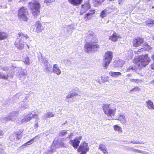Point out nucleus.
Segmentation results:
<instances>
[{
    "instance_id": "1",
    "label": "nucleus",
    "mask_w": 154,
    "mask_h": 154,
    "mask_svg": "<svg viewBox=\"0 0 154 154\" xmlns=\"http://www.w3.org/2000/svg\"><path fill=\"white\" fill-rule=\"evenodd\" d=\"M150 61V58L146 55L136 63V66L127 67L126 70L127 72L132 71L134 72L135 71L136 69H140L142 67L145 66L149 64Z\"/></svg>"
},
{
    "instance_id": "2",
    "label": "nucleus",
    "mask_w": 154,
    "mask_h": 154,
    "mask_svg": "<svg viewBox=\"0 0 154 154\" xmlns=\"http://www.w3.org/2000/svg\"><path fill=\"white\" fill-rule=\"evenodd\" d=\"M97 42H88L84 45V50L86 52L90 53H93L97 51L99 46L97 44Z\"/></svg>"
},
{
    "instance_id": "3",
    "label": "nucleus",
    "mask_w": 154,
    "mask_h": 154,
    "mask_svg": "<svg viewBox=\"0 0 154 154\" xmlns=\"http://www.w3.org/2000/svg\"><path fill=\"white\" fill-rule=\"evenodd\" d=\"M29 4L32 13L35 17H36L40 12V5L39 3L35 1L33 2L29 3Z\"/></svg>"
},
{
    "instance_id": "4",
    "label": "nucleus",
    "mask_w": 154,
    "mask_h": 154,
    "mask_svg": "<svg viewBox=\"0 0 154 154\" xmlns=\"http://www.w3.org/2000/svg\"><path fill=\"white\" fill-rule=\"evenodd\" d=\"M52 145V147L47 151V153L48 154H51L53 152H55V148H59L63 146L64 144L61 140L55 138L53 141Z\"/></svg>"
},
{
    "instance_id": "5",
    "label": "nucleus",
    "mask_w": 154,
    "mask_h": 154,
    "mask_svg": "<svg viewBox=\"0 0 154 154\" xmlns=\"http://www.w3.org/2000/svg\"><path fill=\"white\" fill-rule=\"evenodd\" d=\"M102 107L105 114L108 116H114L116 113V109L115 107H112L110 104H103Z\"/></svg>"
},
{
    "instance_id": "6",
    "label": "nucleus",
    "mask_w": 154,
    "mask_h": 154,
    "mask_svg": "<svg viewBox=\"0 0 154 154\" xmlns=\"http://www.w3.org/2000/svg\"><path fill=\"white\" fill-rule=\"evenodd\" d=\"M18 18L21 20L27 21L28 19V11L26 8L23 7L20 8L18 12Z\"/></svg>"
},
{
    "instance_id": "7",
    "label": "nucleus",
    "mask_w": 154,
    "mask_h": 154,
    "mask_svg": "<svg viewBox=\"0 0 154 154\" xmlns=\"http://www.w3.org/2000/svg\"><path fill=\"white\" fill-rule=\"evenodd\" d=\"M103 66L106 69L109 64L112 58V53L110 51L106 52L104 56Z\"/></svg>"
},
{
    "instance_id": "8",
    "label": "nucleus",
    "mask_w": 154,
    "mask_h": 154,
    "mask_svg": "<svg viewBox=\"0 0 154 154\" xmlns=\"http://www.w3.org/2000/svg\"><path fill=\"white\" fill-rule=\"evenodd\" d=\"M80 97V96L76 92H72L67 96L66 101L68 102H73L79 99Z\"/></svg>"
},
{
    "instance_id": "9",
    "label": "nucleus",
    "mask_w": 154,
    "mask_h": 154,
    "mask_svg": "<svg viewBox=\"0 0 154 154\" xmlns=\"http://www.w3.org/2000/svg\"><path fill=\"white\" fill-rule=\"evenodd\" d=\"M17 116V112L16 111L13 112L8 116L4 117L3 119V122L11 120L14 121H15Z\"/></svg>"
},
{
    "instance_id": "10",
    "label": "nucleus",
    "mask_w": 154,
    "mask_h": 154,
    "mask_svg": "<svg viewBox=\"0 0 154 154\" xmlns=\"http://www.w3.org/2000/svg\"><path fill=\"white\" fill-rule=\"evenodd\" d=\"M22 131H19L17 132L11 134L9 138L13 141L17 140H19L22 136Z\"/></svg>"
},
{
    "instance_id": "11",
    "label": "nucleus",
    "mask_w": 154,
    "mask_h": 154,
    "mask_svg": "<svg viewBox=\"0 0 154 154\" xmlns=\"http://www.w3.org/2000/svg\"><path fill=\"white\" fill-rule=\"evenodd\" d=\"M91 8L89 1H87L81 5V9L80 12V15H82Z\"/></svg>"
},
{
    "instance_id": "12",
    "label": "nucleus",
    "mask_w": 154,
    "mask_h": 154,
    "mask_svg": "<svg viewBox=\"0 0 154 154\" xmlns=\"http://www.w3.org/2000/svg\"><path fill=\"white\" fill-rule=\"evenodd\" d=\"M78 149L81 151V154H86L87 152L89 151V148L87 143L85 141L81 143Z\"/></svg>"
},
{
    "instance_id": "13",
    "label": "nucleus",
    "mask_w": 154,
    "mask_h": 154,
    "mask_svg": "<svg viewBox=\"0 0 154 154\" xmlns=\"http://www.w3.org/2000/svg\"><path fill=\"white\" fill-rule=\"evenodd\" d=\"M85 40L87 42H97V39L95 35L92 32L89 33L86 37Z\"/></svg>"
},
{
    "instance_id": "14",
    "label": "nucleus",
    "mask_w": 154,
    "mask_h": 154,
    "mask_svg": "<svg viewBox=\"0 0 154 154\" xmlns=\"http://www.w3.org/2000/svg\"><path fill=\"white\" fill-rule=\"evenodd\" d=\"M32 118H35L38 119V116L37 114L34 115L32 114V113H30L25 116L24 118L22 119V122H28L31 120Z\"/></svg>"
},
{
    "instance_id": "15",
    "label": "nucleus",
    "mask_w": 154,
    "mask_h": 154,
    "mask_svg": "<svg viewBox=\"0 0 154 154\" xmlns=\"http://www.w3.org/2000/svg\"><path fill=\"white\" fill-rule=\"evenodd\" d=\"M111 32L112 34L109 36V39L114 42H117L119 38H120V35L114 31L112 30Z\"/></svg>"
},
{
    "instance_id": "16",
    "label": "nucleus",
    "mask_w": 154,
    "mask_h": 154,
    "mask_svg": "<svg viewBox=\"0 0 154 154\" xmlns=\"http://www.w3.org/2000/svg\"><path fill=\"white\" fill-rule=\"evenodd\" d=\"M23 41H22L19 38H17L14 43V45L19 50H21L24 48Z\"/></svg>"
},
{
    "instance_id": "17",
    "label": "nucleus",
    "mask_w": 154,
    "mask_h": 154,
    "mask_svg": "<svg viewBox=\"0 0 154 154\" xmlns=\"http://www.w3.org/2000/svg\"><path fill=\"white\" fill-rule=\"evenodd\" d=\"M35 25L36 27L35 31L37 33L41 32L44 29V27L42 26L41 23L39 21H37Z\"/></svg>"
},
{
    "instance_id": "18",
    "label": "nucleus",
    "mask_w": 154,
    "mask_h": 154,
    "mask_svg": "<svg viewBox=\"0 0 154 154\" xmlns=\"http://www.w3.org/2000/svg\"><path fill=\"white\" fill-rule=\"evenodd\" d=\"M111 10L112 9L110 8H106L105 9L103 10L101 12L100 16L102 18H103L107 15V14L111 13Z\"/></svg>"
},
{
    "instance_id": "19",
    "label": "nucleus",
    "mask_w": 154,
    "mask_h": 154,
    "mask_svg": "<svg viewBox=\"0 0 154 154\" xmlns=\"http://www.w3.org/2000/svg\"><path fill=\"white\" fill-rule=\"evenodd\" d=\"M95 11L93 9H91L89 12L86 14L84 17V18L87 20H90L93 17V15L95 14Z\"/></svg>"
},
{
    "instance_id": "20",
    "label": "nucleus",
    "mask_w": 154,
    "mask_h": 154,
    "mask_svg": "<svg viewBox=\"0 0 154 154\" xmlns=\"http://www.w3.org/2000/svg\"><path fill=\"white\" fill-rule=\"evenodd\" d=\"M143 38H138L135 39L133 42V45L135 47H138L143 43Z\"/></svg>"
},
{
    "instance_id": "21",
    "label": "nucleus",
    "mask_w": 154,
    "mask_h": 154,
    "mask_svg": "<svg viewBox=\"0 0 154 154\" xmlns=\"http://www.w3.org/2000/svg\"><path fill=\"white\" fill-rule=\"evenodd\" d=\"M52 68L53 69L51 71V73L53 72L57 75H59L61 73V71L57 65H54Z\"/></svg>"
},
{
    "instance_id": "22",
    "label": "nucleus",
    "mask_w": 154,
    "mask_h": 154,
    "mask_svg": "<svg viewBox=\"0 0 154 154\" xmlns=\"http://www.w3.org/2000/svg\"><path fill=\"white\" fill-rule=\"evenodd\" d=\"M21 72L19 74V77H20V79L22 81H24L25 78L27 76L26 71L24 69H21Z\"/></svg>"
},
{
    "instance_id": "23",
    "label": "nucleus",
    "mask_w": 154,
    "mask_h": 154,
    "mask_svg": "<svg viewBox=\"0 0 154 154\" xmlns=\"http://www.w3.org/2000/svg\"><path fill=\"white\" fill-rule=\"evenodd\" d=\"M80 142V141L76 138L74 140H71L69 143L72 144L74 148L76 149L78 148Z\"/></svg>"
},
{
    "instance_id": "24",
    "label": "nucleus",
    "mask_w": 154,
    "mask_h": 154,
    "mask_svg": "<svg viewBox=\"0 0 154 154\" xmlns=\"http://www.w3.org/2000/svg\"><path fill=\"white\" fill-rule=\"evenodd\" d=\"M69 2L75 6H78L81 5L83 0H68Z\"/></svg>"
},
{
    "instance_id": "25",
    "label": "nucleus",
    "mask_w": 154,
    "mask_h": 154,
    "mask_svg": "<svg viewBox=\"0 0 154 154\" xmlns=\"http://www.w3.org/2000/svg\"><path fill=\"white\" fill-rule=\"evenodd\" d=\"M151 47L146 43H145L142 46V48L139 50L137 52H142L144 51H148L150 49Z\"/></svg>"
},
{
    "instance_id": "26",
    "label": "nucleus",
    "mask_w": 154,
    "mask_h": 154,
    "mask_svg": "<svg viewBox=\"0 0 154 154\" xmlns=\"http://www.w3.org/2000/svg\"><path fill=\"white\" fill-rule=\"evenodd\" d=\"M29 38V37L27 35L24 34L21 32L19 33L17 36V38H19L20 40L22 41H23L25 39H27Z\"/></svg>"
},
{
    "instance_id": "27",
    "label": "nucleus",
    "mask_w": 154,
    "mask_h": 154,
    "mask_svg": "<svg viewBox=\"0 0 154 154\" xmlns=\"http://www.w3.org/2000/svg\"><path fill=\"white\" fill-rule=\"evenodd\" d=\"M99 149L103 152L104 154H108V152L107 151V149L104 144H100L99 145Z\"/></svg>"
},
{
    "instance_id": "28",
    "label": "nucleus",
    "mask_w": 154,
    "mask_h": 154,
    "mask_svg": "<svg viewBox=\"0 0 154 154\" xmlns=\"http://www.w3.org/2000/svg\"><path fill=\"white\" fill-rule=\"evenodd\" d=\"M20 104L21 106V109L22 110H24L28 108L29 107V104L26 101H23L20 103Z\"/></svg>"
},
{
    "instance_id": "29",
    "label": "nucleus",
    "mask_w": 154,
    "mask_h": 154,
    "mask_svg": "<svg viewBox=\"0 0 154 154\" xmlns=\"http://www.w3.org/2000/svg\"><path fill=\"white\" fill-rule=\"evenodd\" d=\"M54 114L52 112H48L42 116V117L44 119H46L48 118H50L51 117H54Z\"/></svg>"
},
{
    "instance_id": "30",
    "label": "nucleus",
    "mask_w": 154,
    "mask_h": 154,
    "mask_svg": "<svg viewBox=\"0 0 154 154\" xmlns=\"http://www.w3.org/2000/svg\"><path fill=\"white\" fill-rule=\"evenodd\" d=\"M7 36L8 35L5 32H2L0 29V40L6 38Z\"/></svg>"
},
{
    "instance_id": "31",
    "label": "nucleus",
    "mask_w": 154,
    "mask_h": 154,
    "mask_svg": "<svg viewBox=\"0 0 154 154\" xmlns=\"http://www.w3.org/2000/svg\"><path fill=\"white\" fill-rule=\"evenodd\" d=\"M146 104L147 107L149 109H154V105L152 101L149 100H148L146 102Z\"/></svg>"
},
{
    "instance_id": "32",
    "label": "nucleus",
    "mask_w": 154,
    "mask_h": 154,
    "mask_svg": "<svg viewBox=\"0 0 154 154\" xmlns=\"http://www.w3.org/2000/svg\"><path fill=\"white\" fill-rule=\"evenodd\" d=\"M109 74L113 77L117 78L118 76L121 75V73L119 72L110 71L109 72Z\"/></svg>"
},
{
    "instance_id": "33",
    "label": "nucleus",
    "mask_w": 154,
    "mask_h": 154,
    "mask_svg": "<svg viewBox=\"0 0 154 154\" xmlns=\"http://www.w3.org/2000/svg\"><path fill=\"white\" fill-rule=\"evenodd\" d=\"M64 61L65 65L68 66H70L71 65H73L75 63V61H70L68 59H65Z\"/></svg>"
},
{
    "instance_id": "34",
    "label": "nucleus",
    "mask_w": 154,
    "mask_h": 154,
    "mask_svg": "<svg viewBox=\"0 0 154 154\" xmlns=\"http://www.w3.org/2000/svg\"><path fill=\"white\" fill-rule=\"evenodd\" d=\"M45 67V70L46 72H51V71L52 70V65L48 64Z\"/></svg>"
},
{
    "instance_id": "35",
    "label": "nucleus",
    "mask_w": 154,
    "mask_h": 154,
    "mask_svg": "<svg viewBox=\"0 0 154 154\" xmlns=\"http://www.w3.org/2000/svg\"><path fill=\"white\" fill-rule=\"evenodd\" d=\"M118 120H120L122 123H125L126 122L125 117L123 115H120L119 117Z\"/></svg>"
},
{
    "instance_id": "36",
    "label": "nucleus",
    "mask_w": 154,
    "mask_h": 154,
    "mask_svg": "<svg viewBox=\"0 0 154 154\" xmlns=\"http://www.w3.org/2000/svg\"><path fill=\"white\" fill-rule=\"evenodd\" d=\"M8 75H5L2 72H1L0 74V78L2 79H3L5 80H7L8 77Z\"/></svg>"
},
{
    "instance_id": "37",
    "label": "nucleus",
    "mask_w": 154,
    "mask_h": 154,
    "mask_svg": "<svg viewBox=\"0 0 154 154\" xmlns=\"http://www.w3.org/2000/svg\"><path fill=\"white\" fill-rule=\"evenodd\" d=\"M114 130L119 132H122V128L117 125H116L114 126Z\"/></svg>"
},
{
    "instance_id": "38",
    "label": "nucleus",
    "mask_w": 154,
    "mask_h": 154,
    "mask_svg": "<svg viewBox=\"0 0 154 154\" xmlns=\"http://www.w3.org/2000/svg\"><path fill=\"white\" fill-rule=\"evenodd\" d=\"M42 62L45 66L48 64V61L46 58H42Z\"/></svg>"
},
{
    "instance_id": "39",
    "label": "nucleus",
    "mask_w": 154,
    "mask_h": 154,
    "mask_svg": "<svg viewBox=\"0 0 154 154\" xmlns=\"http://www.w3.org/2000/svg\"><path fill=\"white\" fill-rule=\"evenodd\" d=\"M101 80L104 82L108 81L109 78L107 76H102L101 77Z\"/></svg>"
},
{
    "instance_id": "40",
    "label": "nucleus",
    "mask_w": 154,
    "mask_h": 154,
    "mask_svg": "<svg viewBox=\"0 0 154 154\" xmlns=\"http://www.w3.org/2000/svg\"><path fill=\"white\" fill-rule=\"evenodd\" d=\"M55 0H45V2L46 3L47 5H48L50 3L54 2Z\"/></svg>"
},
{
    "instance_id": "41",
    "label": "nucleus",
    "mask_w": 154,
    "mask_h": 154,
    "mask_svg": "<svg viewBox=\"0 0 154 154\" xmlns=\"http://www.w3.org/2000/svg\"><path fill=\"white\" fill-rule=\"evenodd\" d=\"M68 31H71L74 29V27L71 25H69L67 27Z\"/></svg>"
},
{
    "instance_id": "42",
    "label": "nucleus",
    "mask_w": 154,
    "mask_h": 154,
    "mask_svg": "<svg viewBox=\"0 0 154 154\" xmlns=\"http://www.w3.org/2000/svg\"><path fill=\"white\" fill-rule=\"evenodd\" d=\"M67 134V131H61L59 133V135L60 136L61 135H65Z\"/></svg>"
},
{
    "instance_id": "43",
    "label": "nucleus",
    "mask_w": 154,
    "mask_h": 154,
    "mask_svg": "<svg viewBox=\"0 0 154 154\" xmlns=\"http://www.w3.org/2000/svg\"><path fill=\"white\" fill-rule=\"evenodd\" d=\"M29 59L28 57H27L25 58V63L29 65L30 64L29 63Z\"/></svg>"
},
{
    "instance_id": "44",
    "label": "nucleus",
    "mask_w": 154,
    "mask_h": 154,
    "mask_svg": "<svg viewBox=\"0 0 154 154\" xmlns=\"http://www.w3.org/2000/svg\"><path fill=\"white\" fill-rule=\"evenodd\" d=\"M34 137V138H33V139H32L31 140H30V141L27 142H26V143H25V145H27L29 144H31V143L33 142V141H34V139H35V137Z\"/></svg>"
},
{
    "instance_id": "45",
    "label": "nucleus",
    "mask_w": 154,
    "mask_h": 154,
    "mask_svg": "<svg viewBox=\"0 0 154 154\" xmlns=\"http://www.w3.org/2000/svg\"><path fill=\"white\" fill-rule=\"evenodd\" d=\"M131 143H133L134 144H140L142 143L139 142V141H135L134 140H132L131 141Z\"/></svg>"
},
{
    "instance_id": "46",
    "label": "nucleus",
    "mask_w": 154,
    "mask_h": 154,
    "mask_svg": "<svg viewBox=\"0 0 154 154\" xmlns=\"http://www.w3.org/2000/svg\"><path fill=\"white\" fill-rule=\"evenodd\" d=\"M130 80L131 82H137L138 81H140L139 80L137 79H130Z\"/></svg>"
},
{
    "instance_id": "47",
    "label": "nucleus",
    "mask_w": 154,
    "mask_h": 154,
    "mask_svg": "<svg viewBox=\"0 0 154 154\" xmlns=\"http://www.w3.org/2000/svg\"><path fill=\"white\" fill-rule=\"evenodd\" d=\"M151 20H148L145 22V23L147 25H149V26L150 27L151 24Z\"/></svg>"
},
{
    "instance_id": "48",
    "label": "nucleus",
    "mask_w": 154,
    "mask_h": 154,
    "mask_svg": "<svg viewBox=\"0 0 154 154\" xmlns=\"http://www.w3.org/2000/svg\"><path fill=\"white\" fill-rule=\"evenodd\" d=\"M1 69L3 71H7L9 69V68L8 67H3Z\"/></svg>"
},
{
    "instance_id": "49",
    "label": "nucleus",
    "mask_w": 154,
    "mask_h": 154,
    "mask_svg": "<svg viewBox=\"0 0 154 154\" xmlns=\"http://www.w3.org/2000/svg\"><path fill=\"white\" fill-rule=\"evenodd\" d=\"M154 26V20L151 21V24L150 27Z\"/></svg>"
},
{
    "instance_id": "50",
    "label": "nucleus",
    "mask_w": 154,
    "mask_h": 154,
    "mask_svg": "<svg viewBox=\"0 0 154 154\" xmlns=\"http://www.w3.org/2000/svg\"><path fill=\"white\" fill-rule=\"evenodd\" d=\"M3 149V147L1 144H0V153L1 152L2 150Z\"/></svg>"
},
{
    "instance_id": "51",
    "label": "nucleus",
    "mask_w": 154,
    "mask_h": 154,
    "mask_svg": "<svg viewBox=\"0 0 154 154\" xmlns=\"http://www.w3.org/2000/svg\"><path fill=\"white\" fill-rule=\"evenodd\" d=\"M4 134V133L2 131H0V136H2Z\"/></svg>"
},
{
    "instance_id": "52",
    "label": "nucleus",
    "mask_w": 154,
    "mask_h": 154,
    "mask_svg": "<svg viewBox=\"0 0 154 154\" xmlns=\"http://www.w3.org/2000/svg\"><path fill=\"white\" fill-rule=\"evenodd\" d=\"M151 67L152 69H154V63L151 65Z\"/></svg>"
},
{
    "instance_id": "53",
    "label": "nucleus",
    "mask_w": 154,
    "mask_h": 154,
    "mask_svg": "<svg viewBox=\"0 0 154 154\" xmlns=\"http://www.w3.org/2000/svg\"><path fill=\"white\" fill-rule=\"evenodd\" d=\"M138 89V88L137 87H136L135 88H134L132 90H131V91H135V90H136V91H137Z\"/></svg>"
},
{
    "instance_id": "54",
    "label": "nucleus",
    "mask_w": 154,
    "mask_h": 154,
    "mask_svg": "<svg viewBox=\"0 0 154 154\" xmlns=\"http://www.w3.org/2000/svg\"><path fill=\"white\" fill-rule=\"evenodd\" d=\"M73 134L72 133H71L70 135H69L68 136V137H67L68 138H70L72 136Z\"/></svg>"
},
{
    "instance_id": "55",
    "label": "nucleus",
    "mask_w": 154,
    "mask_h": 154,
    "mask_svg": "<svg viewBox=\"0 0 154 154\" xmlns=\"http://www.w3.org/2000/svg\"><path fill=\"white\" fill-rule=\"evenodd\" d=\"M77 139H78V140H81L82 139V137L81 136H79V137H76Z\"/></svg>"
},
{
    "instance_id": "56",
    "label": "nucleus",
    "mask_w": 154,
    "mask_h": 154,
    "mask_svg": "<svg viewBox=\"0 0 154 154\" xmlns=\"http://www.w3.org/2000/svg\"><path fill=\"white\" fill-rule=\"evenodd\" d=\"M150 84H154V79L149 82Z\"/></svg>"
},
{
    "instance_id": "57",
    "label": "nucleus",
    "mask_w": 154,
    "mask_h": 154,
    "mask_svg": "<svg viewBox=\"0 0 154 154\" xmlns=\"http://www.w3.org/2000/svg\"><path fill=\"white\" fill-rule=\"evenodd\" d=\"M38 127V124L37 123L35 124V128H37Z\"/></svg>"
},
{
    "instance_id": "58",
    "label": "nucleus",
    "mask_w": 154,
    "mask_h": 154,
    "mask_svg": "<svg viewBox=\"0 0 154 154\" xmlns=\"http://www.w3.org/2000/svg\"><path fill=\"white\" fill-rule=\"evenodd\" d=\"M28 98V97L27 96H26L25 98L23 100V101H26Z\"/></svg>"
},
{
    "instance_id": "59",
    "label": "nucleus",
    "mask_w": 154,
    "mask_h": 154,
    "mask_svg": "<svg viewBox=\"0 0 154 154\" xmlns=\"http://www.w3.org/2000/svg\"><path fill=\"white\" fill-rule=\"evenodd\" d=\"M135 151H137V152H140V153H141V152L142 151H141V150H138V149H137L136 150H135Z\"/></svg>"
},
{
    "instance_id": "60",
    "label": "nucleus",
    "mask_w": 154,
    "mask_h": 154,
    "mask_svg": "<svg viewBox=\"0 0 154 154\" xmlns=\"http://www.w3.org/2000/svg\"><path fill=\"white\" fill-rule=\"evenodd\" d=\"M17 94L15 96H14V98H15L16 97H17V96H18V94Z\"/></svg>"
},
{
    "instance_id": "61",
    "label": "nucleus",
    "mask_w": 154,
    "mask_h": 154,
    "mask_svg": "<svg viewBox=\"0 0 154 154\" xmlns=\"http://www.w3.org/2000/svg\"><path fill=\"white\" fill-rule=\"evenodd\" d=\"M28 0H20V1L21 2H24V1L26 2Z\"/></svg>"
},
{
    "instance_id": "62",
    "label": "nucleus",
    "mask_w": 154,
    "mask_h": 154,
    "mask_svg": "<svg viewBox=\"0 0 154 154\" xmlns=\"http://www.w3.org/2000/svg\"><path fill=\"white\" fill-rule=\"evenodd\" d=\"M131 76V75L130 74H128L127 75V77H130Z\"/></svg>"
},
{
    "instance_id": "63",
    "label": "nucleus",
    "mask_w": 154,
    "mask_h": 154,
    "mask_svg": "<svg viewBox=\"0 0 154 154\" xmlns=\"http://www.w3.org/2000/svg\"><path fill=\"white\" fill-rule=\"evenodd\" d=\"M119 1V2H122V1H123V0H118Z\"/></svg>"
},
{
    "instance_id": "64",
    "label": "nucleus",
    "mask_w": 154,
    "mask_h": 154,
    "mask_svg": "<svg viewBox=\"0 0 154 154\" xmlns=\"http://www.w3.org/2000/svg\"><path fill=\"white\" fill-rule=\"evenodd\" d=\"M152 39L154 40V36L152 38Z\"/></svg>"
}]
</instances>
